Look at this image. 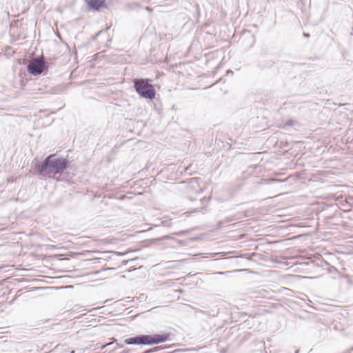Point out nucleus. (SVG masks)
<instances>
[{
    "label": "nucleus",
    "mask_w": 353,
    "mask_h": 353,
    "mask_svg": "<svg viewBox=\"0 0 353 353\" xmlns=\"http://www.w3.org/2000/svg\"><path fill=\"white\" fill-rule=\"evenodd\" d=\"M70 163L67 159L57 157L56 154H50L41 162L34 165L33 174L40 179L48 177L59 181L56 175L63 174L68 168Z\"/></svg>",
    "instance_id": "nucleus-1"
},
{
    "label": "nucleus",
    "mask_w": 353,
    "mask_h": 353,
    "mask_svg": "<svg viewBox=\"0 0 353 353\" xmlns=\"http://www.w3.org/2000/svg\"><path fill=\"white\" fill-rule=\"evenodd\" d=\"M170 334L163 332L161 334H139L125 339L127 345H153L164 343L170 340Z\"/></svg>",
    "instance_id": "nucleus-2"
},
{
    "label": "nucleus",
    "mask_w": 353,
    "mask_h": 353,
    "mask_svg": "<svg viewBox=\"0 0 353 353\" xmlns=\"http://www.w3.org/2000/svg\"><path fill=\"white\" fill-rule=\"evenodd\" d=\"M151 81L150 79H135L133 81V87L140 97L153 99L156 95V90L150 83Z\"/></svg>",
    "instance_id": "nucleus-3"
},
{
    "label": "nucleus",
    "mask_w": 353,
    "mask_h": 353,
    "mask_svg": "<svg viewBox=\"0 0 353 353\" xmlns=\"http://www.w3.org/2000/svg\"><path fill=\"white\" fill-rule=\"evenodd\" d=\"M48 69V63L43 57L34 58L27 65L28 72L34 76H37L46 72Z\"/></svg>",
    "instance_id": "nucleus-4"
},
{
    "label": "nucleus",
    "mask_w": 353,
    "mask_h": 353,
    "mask_svg": "<svg viewBox=\"0 0 353 353\" xmlns=\"http://www.w3.org/2000/svg\"><path fill=\"white\" fill-rule=\"evenodd\" d=\"M85 2L90 11H99L101 8H108L105 0H85Z\"/></svg>",
    "instance_id": "nucleus-5"
},
{
    "label": "nucleus",
    "mask_w": 353,
    "mask_h": 353,
    "mask_svg": "<svg viewBox=\"0 0 353 353\" xmlns=\"http://www.w3.org/2000/svg\"><path fill=\"white\" fill-rule=\"evenodd\" d=\"M243 217V214L241 212L236 213L235 214L229 216L223 219V220H220L217 222L216 226L218 228H223L227 223L230 222L237 221Z\"/></svg>",
    "instance_id": "nucleus-6"
},
{
    "label": "nucleus",
    "mask_w": 353,
    "mask_h": 353,
    "mask_svg": "<svg viewBox=\"0 0 353 353\" xmlns=\"http://www.w3.org/2000/svg\"><path fill=\"white\" fill-rule=\"evenodd\" d=\"M110 29V27H106L105 28L100 30L99 32H98L94 37H93V40H96L98 37H104V40H106V41H109L110 39V36L107 34L108 32V30Z\"/></svg>",
    "instance_id": "nucleus-7"
},
{
    "label": "nucleus",
    "mask_w": 353,
    "mask_h": 353,
    "mask_svg": "<svg viewBox=\"0 0 353 353\" xmlns=\"http://www.w3.org/2000/svg\"><path fill=\"white\" fill-rule=\"evenodd\" d=\"M263 184L281 183L287 181V179H279L276 178H268L262 180Z\"/></svg>",
    "instance_id": "nucleus-8"
},
{
    "label": "nucleus",
    "mask_w": 353,
    "mask_h": 353,
    "mask_svg": "<svg viewBox=\"0 0 353 353\" xmlns=\"http://www.w3.org/2000/svg\"><path fill=\"white\" fill-rule=\"evenodd\" d=\"M170 347H171V345H159V346H157V347L150 348L149 350H150V353H154V352H157L160 350L168 349Z\"/></svg>",
    "instance_id": "nucleus-9"
},
{
    "label": "nucleus",
    "mask_w": 353,
    "mask_h": 353,
    "mask_svg": "<svg viewBox=\"0 0 353 353\" xmlns=\"http://www.w3.org/2000/svg\"><path fill=\"white\" fill-rule=\"evenodd\" d=\"M123 345H119L118 343H117L116 345L114 347L113 350H115L118 348H123Z\"/></svg>",
    "instance_id": "nucleus-10"
},
{
    "label": "nucleus",
    "mask_w": 353,
    "mask_h": 353,
    "mask_svg": "<svg viewBox=\"0 0 353 353\" xmlns=\"http://www.w3.org/2000/svg\"><path fill=\"white\" fill-rule=\"evenodd\" d=\"M112 344H113V342H110V343H106L105 345H103L101 347V348H102V349H104L105 347H108V346L111 345H112Z\"/></svg>",
    "instance_id": "nucleus-11"
},
{
    "label": "nucleus",
    "mask_w": 353,
    "mask_h": 353,
    "mask_svg": "<svg viewBox=\"0 0 353 353\" xmlns=\"http://www.w3.org/2000/svg\"><path fill=\"white\" fill-rule=\"evenodd\" d=\"M228 273H230V272H218L216 274H227Z\"/></svg>",
    "instance_id": "nucleus-12"
},
{
    "label": "nucleus",
    "mask_w": 353,
    "mask_h": 353,
    "mask_svg": "<svg viewBox=\"0 0 353 353\" xmlns=\"http://www.w3.org/2000/svg\"><path fill=\"white\" fill-rule=\"evenodd\" d=\"M130 350L129 349H128V350H124L119 353H130Z\"/></svg>",
    "instance_id": "nucleus-13"
},
{
    "label": "nucleus",
    "mask_w": 353,
    "mask_h": 353,
    "mask_svg": "<svg viewBox=\"0 0 353 353\" xmlns=\"http://www.w3.org/2000/svg\"><path fill=\"white\" fill-rule=\"evenodd\" d=\"M303 35L305 37H310V34L309 33H306V32H303Z\"/></svg>",
    "instance_id": "nucleus-14"
},
{
    "label": "nucleus",
    "mask_w": 353,
    "mask_h": 353,
    "mask_svg": "<svg viewBox=\"0 0 353 353\" xmlns=\"http://www.w3.org/2000/svg\"><path fill=\"white\" fill-rule=\"evenodd\" d=\"M333 329L338 330L336 325H333Z\"/></svg>",
    "instance_id": "nucleus-15"
},
{
    "label": "nucleus",
    "mask_w": 353,
    "mask_h": 353,
    "mask_svg": "<svg viewBox=\"0 0 353 353\" xmlns=\"http://www.w3.org/2000/svg\"><path fill=\"white\" fill-rule=\"evenodd\" d=\"M228 74H233V72L232 70H228L227 72Z\"/></svg>",
    "instance_id": "nucleus-16"
},
{
    "label": "nucleus",
    "mask_w": 353,
    "mask_h": 353,
    "mask_svg": "<svg viewBox=\"0 0 353 353\" xmlns=\"http://www.w3.org/2000/svg\"><path fill=\"white\" fill-rule=\"evenodd\" d=\"M143 353H150V350H147L145 352H143Z\"/></svg>",
    "instance_id": "nucleus-17"
},
{
    "label": "nucleus",
    "mask_w": 353,
    "mask_h": 353,
    "mask_svg": "<svg viewBox=\"0 0 353 353\" xmlns=\"http://www.w3.org/2000/svg\"><path fill=\"white\" fill-rule=\"evenodd\" d=\"M291 123H292V121H290V122H289V123H287V124H288V125H290V124H291Z\"/></svg>",
    "instance_id": "nucleus-18"
}]
</instances>
